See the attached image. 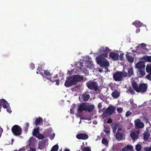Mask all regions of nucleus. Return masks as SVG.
I'll return each mask as SVG.
<instances>
[{
  "label": "nucleus",
  "mask_w": 151,
  "mask_h": 151,
  "mask_svg": "<svg viewBox=\"0 0 151 151\" xmlns=\"http://www.w3.org/2000/svg\"><path fill=\"white\" fill-rule=\"evenodd\" d=\"M127 76V73L124 71L123 72L118 71L115 73L113 75V78L116 81H121L123 80V77Z\"/></svg>",
  "instance_id": "obj_1"
},
{
  "label": "nucleus",
  "mask_w": 151,
  "mask_h": 151,
  "mask_svg": "<svg viewBox=\"0 0 151 151\" xmlns=\"http://www.w3.org/2000/svg\"><path fill=\"white\" fill-rule=\"evenodd\" d=\"M97 63L100 66L103 68H106L109 66V62L106 59L102 57H99L97 58Z\"/></svg>",
  "instance_id": "obj_2"
},
{
  "label": "nucleus",
  "mask_w": 151,
  "mask_h": 151,
  "mask_svg": "<svg viewBox=\"0 0 151 151\" xmlns=\"http://www.w3.org/2000/svg\"><path fill=\"white\" fill-rule=\"evenodd\" d=\"M12 131L16 136H19L22 134V129L21 127L17 125H14L12 128Z\"/></svg>",
  "instance_id": "obj_3"
},
{
  "label": "nucleus",
  "mask_w": 151,
  "mask_h": 151,
  "mask_svg": "<svg viewBox=\"0 0 151 151\" xmlns=\"http://www.w3.org/2000/svg\"><path fill=\"white\" fill-rule=\"evenodd\" d=\"M86 85L88 88L91 90L94 89L96 91L99 88L98 84L96 82L92 81H88Z\"/></svg>",
  "instance_id": "obj_4"
},
{
  "label": "nucleus",
  "mask_w": 151,
  "mask_h": 151,
  "mask_svg": "<svg viewBox=\"0 0 151 151\" xmlns=\"http://www.w3.org/2000/svg\"><path fill=\"white\" fill-rule=\"evenodd\" d=\"M115 108L113 106H109L106 110L102 114L104 117H105L111 115L114 112Z\"/></svg>",
  "instance_id": "obj_5"
},
{
  "label": "nucleus",
  "mask_w": 151,
  "mask_h": 151,
  "mask_svg": "<svg viewBox=\"0 0 151 151\" xmlns=\"http://www.w3.org/2000/svg\"><path fill=\"white\" fill-rule=\"evenodd\" d=\"M110 51V50L107 47H101L100 49V53L102 57H107Z\"/></svg>",
  "instance_id": "obj_6"
},
{
  "label": "nucleus",
  "mask_w": 151,
  "mask_h": 151,
  "mask_svg": "<svg viewBox=\"0 0 151 151\" xmlns=\"http://www.w3.org/2000/svg\"><path fill=\"white\" fill-rule=\"evenodd\" d=\"M148 87L147 83H140L139 85V89L137 92L143 93L146 92Z\"/></svg>",
  "instance_id": "obj_7"
},
{
  "label": "nucleus",
  "mask_w": 151,
  "mask_h": 151,
  "mask_svg": "<svg viewBox=\"0 0 151 151\" xmlns=\"http://www.w3.org/2000/svg\"><path fill=\"white\" fill-rule=\"evenodd\" d=\"M70 77L71 79L73 81L74 85H75L77 83L80 82L83 79V76L78 75H73Z\"/></svg>",
  "instance_id": "obj_8"
},
{
  "label": "nucleus",
  "mask_w": 151,
  "mask_h": 151,
  "mask_svg": "<svg viewBox=\"0 0 151 151\" xmlns=\"http://www.w3.org/2000/svg\"><path fill=\"white\" fill-rule=\"evenodd\" d=\"M135 125L136 128H142L144 126V124L138 119L135 121Z\"/></svg>",
  "instance_id": "obj_9"
},
{
  "label": "nucleus",
  "mask_w": 151,
  "mask_h": 151,
  "mask_svg": "<svg viewBox=\"0 0 151 151\" xmlns=\"http://www.w3.org/2000/svg\"><path fill=\"white\" fill-rule=\"evenodd\" d=\"M68 80L65 81L64 85L66 87H68L70 86L75 85L73 81L71 79L70 76L67 77Z\"/></svg>",
  "instance_id": "obj_10"
},
{
  "label": "nucleus",
  "mask_w": 151,
  "mask_h": 151,
  "mask_svg": "<svg viewBox=\"0 0 151 151\" xmlns=\"http://www.w3.org/2000/svg\"><path fill=\"white\" fill-rule=\"evenodd\" d=\"M94 107L95 106L94 105H92L89 103H86V111H87L88 112H91L94 109Z\"/></svg>",
  "instance_id": "obj_11"
},
{
  "label": "nucleus",
  "mask_w": 151,
  "mask_h": 151,
  "mask_svg": "<svg viewBox=\"0 0 151 151\" xmlns=\"http://www.w3.org/2000/svg\"><path fill=\"white\" fill-rule=\"evenodd\" d=\"M76 138L78 139L86 140L88 139V136L87 134L85 133H80L77 135Z\"/></svg>",
  "instance_id": "obj_12"
},
{
  "label": "nucleus",
  "mask_w": 151,
  "mask_h": 151,
  "mask_svg": "<svg viewBox=\"0 0 151 151\" xmlns=\"http://www.w3.org/2000/svg\"><path fill=\"white\" fill-rule=\"evenodd\" d=\"M109 56L113 60L116 61L118 59L119 54L117 53L111 52L109 54Z\"/></svg>",
  "instance_id": "obj_13"
},
{
  "label": "nucleus",
  "mask_w": 151,
  "mask_h": 151,
  "mask_svg": "<svg viewBox=\"0 0 151 151\" xmlns=\"http://www.w3.org/2000/svg\"><path fill=\"white\" fill-rule=\"evenodd\" d=\"M8 103L4 99H0V112L1 107V106H2L3 108L6 109L7 108V105Z\"/></svg>",
  "instance_id": "obj_14"
},
{
  "label": "nucleus",
  "mask_w": 151,
  "mask_h": 151,
  "mask_svg": "<svg viewBox=\"0 0 151 151\" xmlns=\"http://www.w3.org/2000/svg\"><path fill=\"white\" fill-rule=\"evenodd\" d=\"M86 102L83 103L81 104L78 109V111L79 113H81L83 110L86 111Z\"/></svg>",
  "instance_id": "obj_15"
},
{
  "label": "nucleus",
  "mask_w": 151,
  "mask_h": 151,
  "mask_svg": "<svg viewBox=\"0 0 151 151\" xmlns=\"http://www.w3.org/2000/svg\"><path fill=\"white\" fill-rule=\"evenodd\" d=\"M135 68L139 69H140L145 68V65L144 63L142 61H139L137 62L135 65Z\"/></svg>",
  "instance_id": "obj_16"
},
{
  "label": "nucleus",
  "mask_w": 151,
  "mask_h": 151,
  "mask_svg": "<svg viewBox=\"0 0 151 151\" xmlns=\"http://www.w3.org/2000/svg\"><path fill=\"white\" fill-rule=\"evenodd\" d=\"M90 96L89 94H86V93H83L81 96V101H87L89 99Z\"/></svg>",
  "instance_id": "obj_17"
},
{
  "label": "nucleus",
  "mask_w": 151,
  "mask_h": 151,
  "mask_svg": "<svg viewBox=\"0 0 151 151\" xmlns=\"http://www.w3.org/2000/svg\"><path fill=\"white\" fill-rule=\"evenodd\" d=\"M137 134H136L135 132L133 131L130 134V136L132 139L134 140L138 139V135L139 134L138 132H137Z\"/></svg>",
  "instance_id": "obj_18"
},
{
  "label": "nucleus",
  "mask_w": 151,
  "mask_h": 151,
  "mask_svg": "<svg viewBox=\"0 0 151 151\" xmlns=\"http://www.w3.org/2000/svg\"><path fill=\"white\" fill-rule=\"evenodd\" d=\"M46 142V141L45 139L39 142L38 144L39 148L41 150L43 149L44 148Z\"/></svg>",
  "instance_id": "obj_19"
},
{
  "label": "nucleus",
  "mask_w": 151,
  "mask_h": 151,
  "mask_svg": "<svg viewBox=\"0 0 151 151\" xmlns=\"http://www.w3.org/2000/svg\"><path fill=\"white\" fill-rule=\"evenodd\" d=\"M128 72L127 73V76L128 77H131L134 76V73L133 68L132 67L129 68L128 69Z\"/></svg>",
  "instance_id": "obj_20"
},
{
  "label": "nucleus",
  "mask_w": 151,
  "mask_h": 151,
  "mask_svg": "<svg viewBox=\"0 0 151 151\" xmlns=\"http://www.w3.org/2000/svg\"><path fill=\"white\" fill-rule=\"evenodd\" d=\"M55 78L56 79H52L51 78L49 77H47L46 78V79L50 81L51 82L53 83L54 82H56V84L57 85H59V80L57 79V78L55 76L53 78Z\"/></svg>",
  "instance_id": "obj_21"
},
{
  "label": "nucleus",
  "mask_w": 151,
  "mask_h": 151,
  "mask_svg": "<svg viewBox=\"0 0 151 151\" xmlns=\"http://www.w3.org/2000/svg\"><path fill=\"white\" fill-rule=\"evenodd\" d=\"M138 75L139 77H142L145 74V68L138 69Z\"/></svg>",
  "instance_id": "obj_22"
},
{
  "label": "nucleus",
  "mask_w": 151,
  "mask_h": 151,
  "mask_svg": "<svg viewBox=\"0 0 151 151\" xmlns=\"http://www.w3.org/2000/svg\"><path fill=\"white\" fill-rule=\"evenodd\" d=\"M115 137L116 139L118 141L121 140L123 138L122 134L118 131H117L115 134Z\"/></svg>",
  "instance_id": "obj_23"
},
{
  "label": "nucleus",
  "mask_w": 151,
  "mask_h": 151,
  "mask_svg": "<svg viewBox=\"0 0 151 151\" xmlns=\"http://www.w3.org/2000/svg\"><path fill=\"white\" fill-rule=\"evenodd\" d=\"M120 93L117 90H115L111 93V95L114 98H117L120 96Z\"/></svg>",
  "instance_id": "obj_24"
},
{
  "label": "nucleus",
  "mask_w": 151,
  "mask_h": 151,
  "mask_svg": "<svg viewBox=\"0 0 151 151\" xmlns=\"http://www.w3.org/2000/svg\"><path fill=\"white\" fill-rule=\"evenodd\" d=\"M37 70L39 71L40 73L42 76L43 79H44L45 81H46V78L44 75V74L43 73V70L42 69L41 67H38L37 69Z\"/></svg>",
  "instance_id": "obj_25"
},
{
  "label": "nucleus",
  "mask_w": 151,
  "mask_h": 151,
  "mask_svg": "<svg viewBox=\"0 0 151 151\" xmlns=\"http://www.w3.org/2000/svg\"><path fill=\"white\" fill-rule=\"evenodd\" d=\"M132 24L137 27H141L143 24L142 23L138 20L136 21L133 22Z\"/></svg>",
  "instance_id": "obj_26"
},
{
  "label": "nucleus",
  "mask_w": 151,
  "mask_h": 151,
  "mask_svg": "<svg viewBox=\"0 0 151 151\" xmlns=\"http://www.w3.org/2000/svg\"><path fill=\"white\" fill-rule=\"evenodd\" d=\"M150 137V134L148 132H145L143 133V139L145 141H147Z\"/></svg>",
  "instance_id": "obj_27"
},
{
  "label": "nucleus",
  "mask_w": 151,
  "mask_h": 151,
  "mask_svg": "<svg viewBox=\"0 0 151 151\" xmlns=\"http://www.w3.org/2000/svg\"><path fill=\"white\" fill-rule=\"evenodd\" d=\"M132 86L133 89L137 92H138L139 89V85L136 82H134L132 83Z\"/></svg>",
  "instance_id": "obj_28"
},
{
  "label": "nucleus",
  "mask_w": 151,
  "mask_h": 151,
  "mask_svg": "<svg viewBox=\"0 0 151 151\" xmlns=\"http://www.w3.org/2000/svg\"><path fill=\"white\" fill-rule=\"evenodd\" d=\"M132 149L133 147L132 146L127 145L123 148L122 151H132Z\"/></svg>",
  "instance_id": "obj_29"
},
{
  "label": "nucleus",
  "mask_w": 151,
  "mask_h": 151,
  "mask_svg": "<svg viewBox=\"0 0 151 151\" xmlns=\"http://www.w3.org/2000/svg\"><path fill=\"white\" fill-rule=\"evenodd\" d=\"M44 74L45 75L44 76L45 77H49L51 78L52 79V77H51L52 75V73H50L47 70H45L44 71Z\"/></svg>",
  "instance_id": "obj_30"
},
{
  "label": "nucleus",
  "mask_w": 151,
  "mask_h": 151,
  "mask_svg": "<svg viewBox=\"0 0 151 151\" xmlns=\"http://www.w3.org/2000/svg\"><path fill=\"white\" fill-rule=\"evenodd\" d=\"M126 57L128 61L131 63H132L134 61V58L132 56L128 54H126Z\"/></svg>",
  "instance_id": "obj_31"
},
{
  "label": "nucleus",
  "mask_w": 151,
  "mask_h": 151,
  "mask_svg": "<svg viewBox=\"0 0 151 151\" xmlns=\"http://www.w3.org/2000/svg\"><path fill=\"white\" fill-rule=\"evenodd\" d=\"M43 122V119L39 117V118L36 119L35 121V124L37 126L38 125H40V123Z\"/></svg>",
  "instance_id": "obj_32"
},
{
  "label": "nucleus",
  "mask_w": 151,
  "mask_h": 151,
  "mask_svg": "<svg viewBox=\"0 0 151 151\" xmlns=\"http://www.w3.org/2000/svg\"><path fill=\"white\" fill-rule=\"evenodd\" d=\"M39 127H37V128H34L33 132V134L34 136L36 137L39 134Z\"/></svg>",
  "instance_id": "obj_33"
},
{
  "label": "nucleus",
  "mask_w": 151,
  "mask_h": 151,
  "mask_svg": "<svg viewBox=\"0 0 151 151\" xmlns=\"http://www.w3.org/2000/svg\"><path fill=\"white\" fill-rule=\"evenodd\" d=\"M81 149L83 151H91V149L88 147H83L81 146Z\"/></svg>",
  "instance_id": "obj_34"
},
{
  "label": "nucleus",
  "mask_w": 151,
  "mask_h": 151,
  "mask_svg": "<svg viewBox=\"0 0 151 151\" xmlns=\"http://www.w3.org/2000/svg\"><path fill=\"white\" fill-rule=\"evenodd\" d=\"M58 149V146L57 145H54L52 148L51 151H57Z\"/></svg>",
  "instance_id": "obj_35"
},
{
  "label": "nucleus",
  "mask_w": 151,
  "mask_h": 151,
  "mask_svg": "<svg viewBox=\"0 0 151 151\" xmlns=\"http://www.w3.org/2000/svg\"><path fill=\"white\" fill-rule=\"evenodd\" d=\"M118 126L117 124H115L112 127L113 132L114 133H115L116 129Z\"/></svg>",
  "instance_id": "obj_36"
},
{
  "label": "nucleus",
  "mask_w": 151,
  "mask_h": 151,
  "mask_svg": "<svg viewBox=\"0 0 151 151\" xmlns=\"http://www.w3.org/2000/svg\"><path fill=\"white\" fill-rule=\"evenodd\" d=\"M29 126V124L28 123H26L25 124V126L24 128V130L26 132L28 131Z\"/></svg>",
  "instance_id": "obj_37"
},
{
  "label": "nucleus",
  "mask_w": 151,
  "mask_h": 151,
  "mask_svg": "<svg viewBox=\"0 0 151 151\" xmlns=\"http://www.w3.org/2000/svg\"><path fill=\"white\" fill-rule=\"evenodd\" d=\"M146 46V45L144 43H142L140 44H139L137 46V49L138 50L139 48L141 47H142V48L145 47Z\"/></svg>",
  "instance_id": "obj_38"
},
{
  "label": "nucleus",
  "mask_w": 151,
  "mask_h": 151,
  "mask_svg": "<svg viewBox=\"0 0 151 151\" xmlns=\"http://www.w3.org/2000/svg\"><path fill=\"white\" fill-rule=\"evenodd\" d=\"M136 150L137 151H141V146L139 144H137L136 145Z\"/></svg>",
  "instance_id": "obj_39"
},
{
  "label": "nucleus",
  "mask_w": 151,
  "mask_h": 151,
  "mask_svg": "<svg viewBox=\"0 0 151 151\" xmlns=\"http://www.w3.org/2000/svg\"><path fill=\"white\" fill-rule=\"evenodd\" d=\"M146 70L147 73H151V65H147L146 68Z\"/></svg>",
  "instance_id": "obj_40"
},
{
  "label": "nucleus",
  "mask_w": 151,
  "mask_h": 151,
  "mask_svg": "<svg viewBox=\"0 0 151 151\" xmlns=\"http://www.w3.org/2000/svg\"><path fill=\"white\" fill-rule=\"evenodd\" d=\"M36 137L37 138L39 139H43L44 138V136L41 134L39 133L36 136Z\"/></svg>",
  "instance_id": "obj_41"
},
{
  "label": "nucleus",
  "mask_w": 151,
  "mask_h": 151,
  "mask_svg": "<svg viewBox=\"0 0 151 151\" xmlns=\"http://www.w3.org/2000/svg\"><path fill=\"white\" fill-rule=\"evenodd\" d=\"M102 143L105 145H108V143L107 140L105 138H103L102 140Z\"/></svg>",
  "instance_id": "obj_42"
},
{
  "label": "nucleus",
  "mask_w": 151,
  "mask_h": 151,
  "mask_svg": "<svg viewBox=\"0 0 151 151\" xmlns=\"http://www.w3.org/2000/svg\"><path fill=\"white\" fill-rule=\"evenodd\" d=\"M128 91H129L131 93L132 95H134L135 94V92L134 90L132 89L131 88H130L128 90Z\"/></svg>",
  "instance_id": "obj_43"
},
{
  "label": "nucleus",
  "mask_w": 151,
  "mask_h": 151,
  "mask_svg": "<svg viewBox=\"0 0 151 151\" xmlns=\"http://www.w3.org/2000/svg\"><path fill=\"white\" fill-rule=\"evenodd\" d=\"M117 110L119 113H120L122 112L123 109L122 108L119 107L117 109Z\"/></svg>",
  "instance_id": "obj_44"
},
{
  "label": "nucleus",
  "mask_w": 151,
  "mask_h": 151,
  "mask_svg": "<svg viewBox=\"0 0 151 151\" xmlns=\"http://www.w3.org/2000/svg\"><path fill=\"white\" fill-rule=\"evenodd\" d=\"M132 112L129 111H128L126 113V116L127 117H128V116H130Z\"/></svg>",
  "instance_id": "obj_45"
},
{
  "label": "nucleus",
  "mask_w": 151,
  "mask_h": 151,
  "mask_svg": "<svg viewBox=\"0 0 151 151\" xmlns=\"http://www.w3.org/2000/svg\"><path fill=\"white\" fill-rule=\"evenodd\" d=\"M146 77L149 80H151V72L148 75H147Z\"/></svg>",
  "instance_id": "obj_46"
},
{
  "label": "nucleus",
  "mask_w": 151,
  "mask_h": 151,
  "mask_svg": "<svg viewBox=\"0 0 151 151\" xmlns=\"http://www.w3.org/2000/svg\"><path fill=\"white\" fill-rule=\"evenodd\" d=\"M35 64L34 63H32L30 64V67L32 70H33L35 68Z\"/></svg>",
  "instance_id": "obj_47"
},
{
  "label": "nucleus",
  "mask_w": 151,
  "mask_h": 151,
  "mask_svg": "<svg viewBox=\"0 0 151 151\" xmlns=\"http://www.w3.org/2000/svg\"><path fill=\"white\" fill-rule=\"evenodd\" d=\"M119 60H123V54H120L119 56Z\"/></svg>",
  "instance_id": "obj_48"
},
{
  "label": "nucleus",
  "mask_w": 151,
  "mask_h": 151,
  "mask_svg": "<svg viewBox=\"0 0 151 151\" xmlns=\"http://www.w3.org/2000/svg\"><path fill=\"white\" fill-rule=\"evenodd\" d=\"M147 60L148 62H151V56H147Z\"/></svg>",
  "instance_id": "obj_49"
},
{
  "label": "nucleus",
  "mask_w": 151,
  "mask_h": 151,
  "mask_svg": "<svg viewBox=\"0 0 151 151\" xmlns=\"http://www.w3.org/2000/svg\"><path fill=\"white\" fill-rule=\"evenodd\" d=\"M103 131L104 132H105L106 134H109L110 132V130H106L104 129Z\"/></svg>",
  "instance_id": "obj_50"
},
{
  "label": "nucleus",
  "mask_w": 151,
  "mask_h": 151,
  "mask_svg": "<svg viewBox=\"0 0 151 151\" xmlns=\"http://www.w3.org/2000/svg\"><path fill=\"white\" fill-rule=\"evenodd\" d=\"M29 151H36V149L35 148H33L31 147H29Z\"/></svg>",
  "instance_id": "obj_51"
},
{
  "label": "nucleus",
  "mask_w": 151,
  "mask_h": 151,
  "mask_svg": "<svg viewBox=\"0 0 151 151\" xmlns=\"http://www.w3.org/2000/svg\"><path fill=\"white\" fill-rule=\"evenodd\" d=\"M25 150L24 147H22L21 149H20L18 151V150H14V151H25Z\"/></svg>",
  "instance_id": "obj_52"
},
{
  "label": "nucleus",
  "mask_w": 151,
  "mask_h": 151,
  "mask_svg": "<svg viewBox=\"0 0 151 151\" xmlns=\"http://www.w3.org/2000/svg\"><path fill=\"white\" fill-rule=\"evenodd\" d=\"M112 122V119H111L110 118L108 120L107 122L108 123L111 124Z\"/></svg>",
  "instance_id": "obj_53"
},
{
  "label": "nucleus",
  "mask_w": 151,
  "mask_h": 151,
  "mask_svg": "<svg viewBox=\"0 0 151 151\" xmlns=\"http://www.w3.org/2000/svg\"><path fill=\"white\" fill-rule=\"evenodd\" d=\"M98 107L99 109H101L102 108V105H101V104L100 103H99V104L98 105Z\"/></svg>",
  "instance_id": "obj_54"
},
{
  "label": "nucleus",
  "mask_w": 151,
  "mask_h": 151,
  "mask_svg": "<svg viewBox=\"0 0 151 151\" xmlns=\"http://www.w3.org/2000/svg\"><path fill=\"white\" fill-rule=\"evenodd\" d=\"M104 128L106 130H110V127L108 126H104Z\"/></svg>",
  "instance_id": "obj_55"
},
{
  "label": "nucleus",
  "mask_w": 151,
  "mask_h": 151,
  "mask_svg": "<svg viewBox=\"0 0 151 151\" xmlns=\"http://www.w3.org/2000/svg\"><path fill=\"white\" fill-rule=\"evenodd\" d=\"M6 109H7L6 111L10 113L12 112V111H11V110L10 109H7V108H6Z\"/></svg>",
  "instance_id": "obj_56"
},
{
  "label": "nucleus",
  "mask_w": 151,
  "mask_h": 151,
  "mask_svg": "<svg viewBox=\"0 0 151 151\" xmlns=\"http://www.w3.org/2000/svg\"><path fill=\"white\" fill-rule=\"evenodd\" d=\"M70 113L71 114H74V111H73V110L72 109H70Z\"/></svg>",
  "instance_id": "obj_57"
},
{
  "label": "nucleus",
  "mask_w": 151,
  "mask_h": 151,
  "mask_svg": "<svg viewBox=\"0 0 151 151\" xmlns=\"http://www.w3.org/2000/svg\"><path fill=\"white\" fill-rule=\"evenodd\" d=\"M140 31V29L139 28L137 29L136 30V33H139Z\"/></svg>",
  "instance_id": "obj_58"
},
{
  "label": "nucleus",
  "mask_w": 151,
  "mask_h": 151,
  "mask_svg": "<svg viewBox=\"0 0 151 151\" xmlns=\"http://www.w3.org/2000/svg\"><path fill=\"white\" fill-rule=\"evenodd\" d=\"M146 151H150V147L147 148L145 149Z\"/></svg>",
  "instance_id": "obj_59"
},
{
  "label": "nucleus",
  "mask_w": 151,
  "mask_h": 151,
  "mask_svg": "<svg viewBox=\"0 0 151 151\" xmlns=\"http://www.w3.org/2000/svg\"><path fill=\"white\" fill-rule=\"evenodd\" d=\"M122 130V129L121 128H119L117 131H118L119 132V131H121Z\"/></svg>",
  "instance_id": "obj_60"
},
{
  "label": "nucleus",
  "mask_w": 151,
  "mask_h": 151,
  "mask_svg": "<svg viewBox=\"0 0 151 151\" xmlns=\"http://www.w3.org/2000/svg\"><path fill=\"white\" fill-rule=\"evenodd\" d=\"M55 136V134L54 133H53L52 135V138L53 139Z\"/></svg>",
  "instance_id": "obj_61"
},
{
  "label": "nucleus",
  "mask_w": 151,
  "mask_h": 151,
  "mask_svg": "<svg viewBox=\"0 0 151 151\" xmlns=\"http://www.w3.org/2000/svg\"><path fill=\"white\" fill-rule=\"evenodd\" d=\"M64 151H70V150L69 149H66Z\"/></svg>",
  "instance_id": "obj_62"
},
{
  "label": "nucleus",
  "mask_w": 151,
  "mask_h": 151,
  "mask_svg": "<svg viewBox=\"0 0 151 151\" xmlns=\"http://www.w3.org/2000/svg\"><path fill=\"white\" fill-rule=\"evenodd\" d=\"M144 49L146 50H147V51H148V50L146 48V47H145V48H144Z\"/></svg>",
  "instance_id": "obj_63"
},
{
  "label": "nucleus",
  "mask_w": 151,
  "mask_h": 151,
  "mask_svg": "<svg viewBox=\"0 0 151 151\" xmlns=\"http://www.w3.org/2000/svg\"><path fill=\"white\" fill-rule=\"evenodd\" d=\"M29 142H30V143L29 144V146H30L31 145V142H30V140L29 139Z\"/></svg>",
  "instance_id": "obj_64"
}]
</instances>
